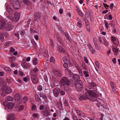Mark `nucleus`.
<instances>
[{
    "mask_svg": "<svg viewBox=\"0 0 120 120\" xmlns=\"http://www.w3.org/2000/svg\"><path fill=\"white\" fill-rule=\"evenodd\" d=\"M90 88H89L88 89H87L86 90L85 95H82L79 98L80 100H86L87 99H91V100L93 101H97L98 103L101 104V103L103 102V101L101 99H98L96 98L97 96L96 93L92 90H90Z\"/></svg>",
    "mask_w": 120,
    "mask_h": 120,
    "instance_id": "obj_1",
    "label": "nucleus"
},
{
    "mask_svg": "<svg viewBox=\"0 0 120 120\" xmlns=\"http://www.w3.org/2000/svg\"><path fill=\"white\" fill-rule=\"evenodd\" d=\"M11 2V4L15 10L19 9L21 7L20 3L17 0H10Z\"/></svg>",
    "mask_w": 120,
    "mask_h": 120,
    "instance_id": "obj_2",
    "label": "nucleus"
},
{
    "mask_svg": "<svg viewBox=\"0 0 120 120\" xmlns=\"http://www.w3.org/2000/svg\"><path fill=\"white\" fill-rule=\"evenodd\" d=\"M61 84L62 86L66 85L68 86L70 85V83L68 80L65 77H63L60 81Z\"/></svg>",
    "mask_w": 120,
    "mask_h": 120,
    "instance_id": "obj_3",
    "label": "nucleus"
},
{
    "mask_svg": "<svg viewBox=\"0 0 120 120\" xmlns=\"http://www.w3.org/2000/svg\"><path fill=\"white\" fill-rule=\"evenodd\" d=\"M1 90L3 91H5L7 94L11 93L12 91V89L10 87H7L4 86H2Z\"/></svg>",
    "mask_w": 120,
    "mask_h": 120,
    "instance_id": "obj_4",
    "label": "nucleus"
},
{
    "mask_svg": "<svg viewBox=\"0 0 120 120\" xmlns=\"http://www.w3.org/2000/svg\"><path fill=\"white\" fill-rule=\"evenodd\" d=\"M98 39L100 43L102 44H104L105 46H108L109 45V43L107 41L105 37H104L103 39V41L101 40V38L100 37Z\"/></svg>",
    "mask_w": 120,
    "mask_h": 120,
    "instance_id": "obj_5",
    "label": "nucleus"
},
{
    "mask_svg": "<svg viewBox=\"0 0 120 120\" xmlns=\"http://www.w3.org/2000/svg\"><path fill=\"white\" fill-rule=\"evenodd\" d=\"M31 79L32 82L34 84L37 83L38 82V77L34 75H31Z\"/></svg>",
    "mask_w": 120,
    "mask_h": 120,
    "instance_id": "obj_6",
    "label": "nucleus"
},
{
    "mask_svg": "<svg viewBox=\"0 0 120 120\" xmlns=\"http://www.w3.org/2000/svg\"><path fill=\"white\" fill-rule=\"evenodd\" d=\"M43 115L45 117H47L50 115V113L48 108L45 107L43 111Z\"/></svg>",
    "mask_w": 120,
    "mask_h": 120,
    "instance_id": "obj_7",
    "label": "nucleus"
},
{
    "mask_svg": "<svg viewBox=\"0 0 120 120\" xmlns=\"http://www.w3.org/2000/svg\"><path fill=\"white\" fill-rule=\"evenodd\" d=\"M6 8L7 11L10 15H12L13 13V10L10 6V4H6Z\"/></svg>",
    "mask_w": 120,
    "mask_h": 120,
    "instance_id": "obj_8",
    "label": "nucleus"
},
{
    "mask_svg": "<svg viewBox=\"0 0 120 120\" xmlns=\"http://www.w3.org/2000/svg\"><path fill=\"white\" fill-rule=\"evenodd\" d=\"M20 16V14L17 12L14 13V20L15 22H17L19 20Z\"/></svg>",
    "mask_w": 120,
    "mask_h": 120,
    "instance_id": "obj_9",
    "label": "nucleus"
},
{
    "mask_svg": "<svg viewBox=\"0 0 120 120\" xmlns=\"http://www.w3.org/2000/svg\"><path fill=\"white\" fill-rule=\"evenodd\" d=\"M60 91V89L57 88H54L53 90V93L54 96L56 97L58 96Z\"/></svg>",
    "mask_w": 120,
    "mask_h": 120,
    "instance_id": "obj_10",
    "label": "nucleus"
},
{
    "mask_svg": "<svg viewBox=\"0 0 120 120\" xmlns=\"http://www.w3.org/2000/svg\"><path fill=\"white\" fill-rule=\"evenodd\" d=\"M7 120H16L14 114L12 113L8 114L7 116Z\"/></svg>",
    "mask_w": 120,
    "mask_h": 120,
    "instance_id": "obj_11",
    "label": "nucleus"
},
{
    "mask_svg": "<svg viewBox=\"0 0 120 120\" xmlns=\"http://www.w3.org/2000/svg\"><path fill=\"white\" fill-rule=\"evenodd\" d=\"M65 74L70 77L71 76L73 75V73L69 69H65Z\"/></svg>",
    "mask_w": 120,
    "mask_h": 120,
    "instance_id": "obj_12",
    "label": "nucleus"
},
{
    "mask_svg": "<svg viewBox=\"0 0 120 120\" xmlns=\"http://www.w3.org/2000/svg\"><path fill=\"white\" fill-rule=\"evenodd\" d=\"M5 25V21L1 18H0V29L4 27Z\"/></svg>",
    "mask_w": 120,
    "mask_h": 120,
    "instance_id": "obj_13",
    "label": "nucleus"
},
{
    "mask_svg": "<svg viewBox=\"0 0 120 120\" xmlns=\"http://www.w3.org/2000/svg\"><path fill=\"white\" fill-rule=\"evenodd\" d=\"M63 60L65 63L69 64L70 65L71 64L70 61L68 59V58L66 57H63Z\"/></svg>",
    "mask_w": 120,
    "mask_h": 120,
    "instance_id": "obj_14",
    "label": "nucleus"
},
{
    "mask_svg": "<svg viewBox=\"0 0 120 120\" xmlns=\"http://www.w3.org/2000/svg\"><path fill=\"white\" fill-rule=\"evenodd\" d=\"M82 83L81 80H79L76 81L75 82V87H77V86H79L80 85H82Z\"/></svg>",
    "mask_w": 120,
    "mask_h": 120,
    "instance_id": "obj_15",
    "label": "nucleus"
},
{
    "mask_svg": "<svg viewBox=\"0 0 120 120\" xmlns=\"http://www.w3.org/2000/svg\"><path fill=\"white\" fill-rule=\"evenodd\" d=\"M57 50L60 52L64 53L65 52V50L61 46H59L57 47Z\"/></svg>",
    "mask_w": 120,
    "mask_h": 120,
    "instance_id": "obj_16",
    "label": "nucleus"
},
{
    "mask_svg": "<svg viewBox=\"0 0 120 120\" xmlns=\"http://www.w3.org/2000/svg\"><path fill=\"white\" fill-rule=\"evenodd\" d=\"M14 25L12 24H8L5 26L6 29L9 30H12L14 27Z\"/></svg>",
    "mask_w": 120,
    "mask_h": 120,
    "instance_id": "obj_17",
    "label": "nucleus"
},
{
    "mask_svg": "<svg viewBox=\"0 0 120 120\" xmlns=\"http://www.w3.org/2000/svg\"><path fill=\"white\" fill-rule=\"evenodd\" d=\"M54 74L57 77H59L61 76V73L59 71H54Z\"/></svg>",
    "mask_w": 120,
    "mask_h": 120,
    "instance_id": "obj_18",
    "label": "nucleus"
},
{
    "mask_svg": "<svg viewBox=\"0 0 120 120\" xmlns=\"http://www.w3.org/2000/svg\"><path fill=\"white\" fill-rule=\"evenodd\" d=\"M21 98L20 94H15L14 96V98L15 100L17 101L19 100Z\"/></svg>",
    "mask_w": 120,
    "mask_h": 120,
    "instance_id": "obj_19",
    "label": "nucleus"
},
{
    "mask_svg": "<svg viewBox=\"0 0 120 120\" xmlns=\"http://www.w3.org/2000/svg\"><path fill=\"white\" fill-rule=\"evenodd\" d=\"M38 69L37 68H35L32 70L30 71L31 75H34V73H36L38 71Z\"/></svg>",
    "mask_w": 120,
    "mask_h": 120,
    "instance_id": "obj_20",
    "label": "nucleus"
},
{
    "mask_svg": "<svg viewBox=\"0 0 120 120\" xmlns=\"http://www.w3.org/2000/svg\"><path fill=\"white\" fill-rule=\"evenodd\" d=\"M22 66L25 68H29L30 67V65L29 63H24L23 64Z\"/></svg>",
    "mask_w": 120,
    "mask_h": 120,
    "instance_id": "obj_21",
    "label": "nucleus"
},
{
    "mask_svg": "<svg viewBox=\"0 0 120 120\" xmlns=\"http://www.w3.org/2000/svg\"><path fill=\"white\" fill-rule=\"evenodd\" d=\"M13 106V104L11 102H10L8 104V108L9 110H11L12 109Z\"/></svg>",
    "mask_w": 120,
    "mask_h": 120,
    "instance_id": "obj_22",
    "label": "nucleus"
},
{
    "mask_svg": "<svg viewBox=\"0 0 120 120\" xmlns=\"http://www.w3.org/2000/svg\"><path fill=\"white\" fill-rule=\"evenodd\" d=\"M75 110L77 114L80 116H82L83 114L82 112V111H80L77 108L75 109Z\"/></svg>",
    "mask_w": 120,
    "mask_h": 120,
    "instance_id": "obj_23",
    "label": "nucleus"
},
{
    "mask_svg": "<svg viewBox=\"0 0 120 120\" xmlns=\"http://www.w3.org/2000/svg\"><path fill=\"white\" fill-rule=\"evenodd\" d=\"M73 78L74 80H79L80 79L79 76L77 74H74L73 75Z\"/></svg>",
    "mask_w": 120,
    "mask_h": 120,
    "instance_id": "obj_24",
    "label": "nucleus"
},
{
    "mask_svg": "<svg viewBox=\"0 0 120 120\" xmlns=\"http://www.w3.org/2000/svg\"><path fill=\"white\" fill-rule=\"evenodd\" d=\"M110 84L111 86L112 90L115 93V92H116V90L114 87L113 83L112 81H111L110 82Z\"/></svg>",
    "mask_w": 120,
    "mask_h": 120,
    "instance_id": "obj_25",
    "label": "nucleus"
},
{
    "mask_svg": "<svg viewBox=\"0 0 120 120\" xmlns=\"http://www.w3.org/2000/svg\"><path fill=\"white\" fill-rule=\"evenodd\" d=\"M76 89L78 92L81 91L82 90V85H80L79 86H77V87H75Z\"/></svg>",
    "mask_w": 120,
    "mask_h": 120,
    "instance_id": "obj_26",
    "label": "nucleus"
},
{
    "mask_svg": "<svg viewBox=\"0 0 120 120\" xmlns=\"http://www.w3.org/2000/svg\"><path fill=\"white\" fill-rule=\"evenodd\" d=\"M39 95L40 97H42L45 99H46L47 98L46 95L45 94L41 93L39 94Z\"/></svg>",
    "mask_w": 120,
    "mask_h": 120,
    "instance_id": "obj_27",
    "label": "nucleus"
},
{
    "mask_svg": "<svg viewBox=\"0 0 120 120\" xmlns=\"http://www.w3.org/2000/svg\"><path fill=\"white\" fill-rule=\"evenodd\" d=\"M24 3L27 5H28L30 4V2L29 0H23Z\"/></svg>",
    "mask_w": 120,
    "mask_h": 120,
    "instance_id": "obj_28",
    "label": "nucleus"
},
{
    "mask_svg": "<svg viewBox=\"0 0 120 120\" xmlns=\"http://www.w3.org/2000/svg\"><path fill=\"white\" fill-rule=\"evenodd\" d=\"M89 84L90 87H91L93 88H94L93 87H96V84L93 82H90Z\"/></svg>",
    "mask_w": 120,
    "mask_h": 120,
    "instance_id": "obj_29",
    "label": "nucleus"
},
{
    "mask_svg": "<svg viewBox=\"0 0 120 120\" xmlns=\"http://www.w3.org/2000/svg\"><path fill=\"white\" fill-rule=\"evenodd\" d=\"M41 15L39 14L38 13H36L35 14V18L36 19H38L40 18Z\"/></svg>",
    "mask_w": 120,
    "mask_h": 120,
    "instance_id": "obj_30",
    "label": "nucleus"
},
{
    "mask_svg": "<svg viewBox=\"0 0 120 120\" xmlns=\"http://www.w3.org/2000/svg\"><path fill=\"white\" fill-rule=\"evenodd\" d=\"M93 42L96 49L98 50L100 49V47L98 46L97 45V44L96 43L95 41H93Z\"/></svg>",
    "mask_w": 120,
    "mask_h": 120,
    "instance_id": "obj_31",
    "label": "nucleus"
},
{
    "mask_svg": "<svg viewBox=\"0 0 120 120\" xmlns=\"http://www.w3.org/2000/svg\"><path fill=\"white\" fill-rule=\"evenodd\" d=\"M6 100L7 101H11L12 100V98L10 96H7L6 97Z\"/></svg>",
    "mask_w": 120,
    "mask_h": 120,
    "instance_id": "obj_32",
    "label": "nucleus"
},
{
    "mask_svg": "<svg viewBox=\"0 0 120 120\" xmlns=\"http://www.w3.org/2000/svg\"><path fill=\"white\" fill-rule=\"evenodd\" d=\"M28 100V98L26 96H25L23 98L22 101L24 103H25Z\"/></svg>",
    "mask_w": 120,
    "mask_h": 120,
    "instance_id": "obj_33",
    "label": "nucleus"
},
{
    "mask_svg": "<svg viewBox=\"0 0 120 120\" xmlns=\"http://www.w3.org/2000/svg\"><path fill=\"white\" fill-rule=\"evenodd\" d=\"M35 98L36 101L39 102L40 100L38 95L37 94L35 95Z\"/></svg>",
    "mask_w": 120,
    "mask_h": 120,
    "instance_id": "obj_34",
    "label": "nucleus"
},
{
    "mask_svg": "<svg viewBox=\"0 0 120 120\" xmlns=\"http://www.w3.org/2000/svg\"><path fill=\"white\" fill-rule=\"evenodd\" d=\"M30 79V78L28 76H26L25 77L23 78V80L24 81L27 82L29 81Z\"/></svg>",
    "mask_w": 120,
    "mask_h": 120,
    "instance_id": "obj_35",
    "label": "nucleus"
},
{
    "mask_svg": "<svg viewBox=\"0 0 120 120\" xmlns=\"http://www.w3.org/2000/svg\"><path fill=\"white\" fill-rule=\"evenodd\" d=\"M81 23L82 22L81 21L78 22L77 23V26L80 28H81L82 27Z\"/></svg>",
    "mask_w": 120,
    "mask_h": 120,
    "instance_id": "obj_36",
    "label": "nucleus"
},
{
    "mask_svg": "<svg viewBox=\"0 0 120 120\" xmlns=\"http://www.w3.org/2000/svg\"><path fill=\"white\" fill-rule=\"evenodd\" d=\"M43 88L44 89L45 91V90H48L49 89V87L46 84H43Z\"/></svg>",
    "mask_w": 120,
    "mask_h": 120,
    "instance_id": "obj_37",
    "label": "nucleus"
},
{
    "mask_svg": "<svg viewBox=\"0 0 120 120\" xmlns=\"http://www.w3.org/2000/svg\"><path fill=\"white\" fill-rule=\"evenodd\" d=\"M84 74L85 75V77H88L89 76V75L88 74L89 72L88 71H83Z\"/></svg>",
    "mask_w": 120,
    "mask_h": 120,
    "instance_id": "obj_38",
    "label": "nucleus"
},
{
    "mask_svg": "<svg viewBox=\"0 0 120 120\" xmlns=\"http://www.w3.org/2000/svg\"><path fill=\"white\" fill-rule=\"evenodd\" d=\"M43 88V85H38L37 87L39 91L42 90V88Z\"/></svg>",
    "mask_w": 120,
    "mask_h": 120,
    "instance_id": "obj_39",
    "label": "nucleus"
},
{
    "mask_svg": "<svg viewBox=\"0 0 120 120\" xmlns=\"http://www.w3.org/2000/svg\"><path fill=\"white\" fill-rule=\"evenodd\" d=\"M5 81H4L3 79L1 77H0V85H3L4 83L5 84Z\"/></svg>",
    "mask_w": 120,
    "mask_h": 120,
    "instance_id": "obj_40",
    "label": "nucleus"
},
{
    "mask_svg": "<svg viewBox=\"0 0 120 120\" xmlns=\"http://www.w3.org/2000/svg\"><path fill=\"white\" fill-rule=\"evenodd\" d=\"M12 43V42L10 41H7L4 44L5 46H9Z\"/></svg>",
    "mask_w": 120,
    "mask_h": 120,
    "instance_id": "obj_41",
    "label": "nucleus"
},
{
    "mask_svg": "<svg viewBox=\"0 0 120 120\" xmlns=\"http://www.w3.org/2000/svg\"><path fill=\"white\" fill-rule=\"evenodd\" d=\"M38 60L36 58H35L33 60V63L34 65H36L38 64Z\"/></svg>",
    "mask_w": 120,
    "mask_h": 120,
    "instance_id": "obj_42",
    "label": "nucleus"
},
{
    "mask_svg": "<svg viewBox=\"0 0 120 120\" xmlns=\"http://www.w3.org/2000/svg\"><path fill=\"white\" fill-rule=\"evenodd\" d=\"M31 109L32 110H35L36 109V105L34 103L32 104Z\"/></svg>",
    "mask_w": 120,
    "mask_h": 120,
    "instance_id": "obj_43",
    "label": "nucleus"
},
{
    "mask_svg": "<svg viewBox=\"0 0 120 120\" xmlns=\"http://www.w3.org/2000/svg\"><path fill=\"white\" fill-rule=\"evenodd\" d=\"M60 94L61 95H64L65 94L64 91L62 90H60Z\"/></svg>",
    "mask_w": 120,
    "mask_h": 120,
    "instance_id": "obj_44",
    "label": "nucleus"
},
{
    "mask_svg": "<svg viewBox=\"0 0 120 120\" xmlns=\"http://www.w3.org/2000/svg\"><path fill=\"white\" fill-rule=\"evenodd\" d=\"M15 51V49L13 47H11L10 48L9 52H13Z\"/></svg>",
    "mask_w": 120,
    "mask_h": 120,
    "instance_id": "obj_45",
    "label": "nucleus"
},
{
    "mask_svg": "<svg viewBox=\"0 0 120 120\" xmlns=\"http://www.w3.org/2000/svg\"><path fill=\"white\" fill-rule=\"evenodd\" d=\"M18 109L19 110H21L24 109V106L22 105H20Z\"/></svg>",
    "mask_w": 120,
    "mask_h": 120,
    "instance_id": "obj_46",
    "label": "nucleus"
},
{
    "mask_svg": "<svg viewBox=\"0 0 120 120\" xmlns=\"http://www.w3.org/2000/svg\"><path fill=\"white\" fill-rule=\"evenodd\" d=\"M10 62L11 64V67H13L15 66V64L14 61H13L12 60H11Z\"/></svg>",
    "mask_w": 120,
    "mask_h": 120,
    "instance_id": "obj_47",
    "label": "nucleus"
},
{
    "mask_svg": "<svg viewBox=\"0 0 120 120\" xmlns=\"http://www.w3.org/2000/svg\"><path fill=\"white\" fill-rule=\"evenodd\" d=\"M32 115L35 118H36L38 117V113H33Z\"/></svg>",
    "mask_w": 120,
    "mask_h": 120,
    "instance_id": "obj_48",
    "label": "nucleus"
},
{
    "mask_svg": "<svg viewBox=\"0 0 120 120\" xmlns=\"http://www.w3.org/2000/svg\"><path fill=\"white\" fill-rule=\"evenodd\" d=\"M95 66L98 69L99 68V63L98 61H96L95 62Z\"/></svg>",
    "mask_w": 120,
    "mask_h": 120,
    "instance_id": "obj_49",
    "label": "nucleus"
},
{
    "mask_svg": "<svg viewBox=\"0 0 120 120\" xmlns=\"http://www.w3.org/2000/svg\"><path fill=\"white\" fill-rule=\"evenodd\" d=\"M31 32L34 34L36 33L37 32V30L36 29H31Z\"/></svg>",
    "mask_w": 120,
    "mask_h": 120,
    "instance_id": "obj_50",
    "label": "nucleus"
},
{
    "mask_svg": "<svg viewBox=\"0 0 120 120\" xmlns=\"http://www.w3.org/2000/svg\"><path fill=\"white\" fill-rule=\"evenodd\" d=\"M55 61L54 58L53 57H51L50 58V62L53 63Z\"/></svg>",
    "mask_w": 120,
    "mask_h": 120,
    "instance_id": "obj_51",
    "label": "nucleus"
},
{
    "mask_svg": "<svg viewBox=\"0 0 120 120\" xmlns=\"http://www.w3.org/2000/svg\"><path fill=\"white\" fill-rule=\"evenodd\" d=\"M54 46V44L53 41L51 40L50 41V45L49 47L50 48H52Z\"/></svg>",
    "mask_w": 120,
    "mask_h": 120,
    "instance_id": "obj_52",
    "label": "nucleus"
},
{
    "mask_svg": "<svg viewBox=\"0 0 120 120\" xmlns=\"http://www.w3.org/2000/svg\"><path fill=\"white\" fill-rule=\"evenodd\" d=\"M14 35L17 37L18 39H19V33L16 32V33H14Z\"/></svg>",
    "mask_w": 120,
    "mask_h": 120,
    "instance_id": "obj_53",
    "label": "nucleus"
},
{
    "mask_svg": "<svg viewBox=\"0 0 120 120\" xmlns=\"http://www.w3.org/2000/svg\"><path fill=\"white\" fill-rule=\"evenodd\" d=\"M4 69L6 71H10L11 70L10 68L8 67H6L4 68Z\"/></svg>",
    "mask_w": 120,
    "mask_h": 120,
    "instance_id": "obj_54",
    "label": "nucleus"
},
{
    "mask_svg": "<svg viewBox=\"0 0 120 120\" xmlns=\"http://www.w3.org/2000/svg\"><path fill=\"white\" fill-rule=\"evenodd\" d=\"M72 118L73 120H79L77 116L75 115L73 116Z\"/></svg>",
    "mask_w": 120,
    "mask_h": 120,
    "instance_id": "obj_55",
    "label": "nucleus"
},
{
    "mask_svg": "<svg viewBox=\"0 0 120 120\" xmlns=\"http://www.w3.org/2000/svg\"><path fill=\"white\" fill-rule=\"evenodd\" d=\"M82 68L85 70H87V67L85 63H82Z\"/></svg>",
    "mask_w": 120,
    "mask_h": 120,
    "instance_id": "obj_56",
    "label": "nucleus"
},
{
    "mask_svg": "<svg viewBox=\"0 0 120 120\" xmlns=\"http://www.w3.org/2000/svg\"><path fill=\"white\" fill-rule=\"evenodd\" d=\"M45 108V106L43 105H41L39 107V109L40 110H42Z\"/></svg>",
    "mask_w": 120,
    "mask_h": 120,
    "instance_id": "obj_57",
    "label": "nucleus"
},
{
    "mask_svg": "<svg viewBox=\"0 0 120 120\" xmlns=\"http://www.w3.org/2000/svg\"><path fill=\"white\" fill-rule=\"evenodd\" d=\"M9 59L10 60H13L14 61L16 59V58L15 57L13 56H11L9 57Z\"/></svg>",
    "mask_w": 120,
    "mask_h": 120,
    "instance_id": "obj_58",
    "label": "nucleus"
},
{
    "mask_svg": "<svg viewBox=\"0 0 120 120\" xmlns=\"http://www.w3.org/2000/svg\"><path fill=\"white\" fill-rule=\"evenodd\" d=\"M84 20L85 22L86 25H88L89 24V22L87 19L86 18H84Z\"/></svg>",
    "mask_w": 120,
    "mask_h": 120,
    "instance_id": "obj_59",
    "label": "nucleus"
},
{
    "mask_svg": "<svg viewBox=\"0 0 120 120\" xmlns=\"http://www.w3.org/2000/svg\"><path fill=\"white\" fill-rule=\"evenodd\" d=\"M111 40L112 41H115L116 40V38L112 36L111 37Z\"/></svg>",
    "mask_w": 120,
    "mask_h": 120,
    "instance_id": "obj_60",
    "label": "nucleus"
},
{
    "mask_svg": "<svg viewBox=\"0 0 120 120\" xmlns=\"http://www.w3.org/2000/svg\"><path fill=\"white\" fill-rule=\"evenodd\" d=\"M112 50L116 53H118V51L117 49L114 48H113Z\"/></svg>",
    "mask_w": 120,
    "mask_h": 120,
    "instance_id": "obj_61",
    "label": "nucleus"
},
{
    "mask_svg": "<svg viewBox=\"0 0 120 120\" xmlns=\"http://www.w3.org/2000/svg\"><path fill=\"white\" fill-rule=\"evenodd\" d=\"M7 18H8V19L11 20V21L12 20H13V17L11 16H7Z\"/></svg>",
    "mask_w": 120,
    "mask_h": 120,
    "instance_id": "obj_62",
    "label": "nucleus"
},
{
    "mask_svg": "<svg viewBox=\"0 0 120 120\" xmlns=\"http://www.w3.org/2000/svg\"><path fill=\"white\" fill-rule=\"evenodd\" d=\"M105 27L107 28V29H108V28L109 26V25L108 24V23L107 22H106L105 23Z\"/></svg>",
    "mask_w": 120,
    "mask_h": 120,
    "instance_id": "obj_63",
    "label": "nucleus"
},
{
    "mask_svg": "<svg viewBox=\"0 0 120 120\" xmlns=\"http://www.w3.org/2000/svg\"><path fill=\"white\" fill-rule=\"evenodd\" d=\"M20 34L21 35V36L22 37V36L24 35L25 33V32L23 30L21 31L20 32Z\"/></svg>",
    "mask_w": 120,
    "mask_h": 120,
    "instance_id": "obj_64",
    "label": "nucleus"
}]
</instances>
